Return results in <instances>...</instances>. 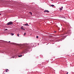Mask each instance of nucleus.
<instances>
[{
    "label": "nucleus",
    "instance_id": "nucleus-5",
    "mask_svg": "<svg viewBox=\"0 0 74 74\" xmlns=\"http://www.w3.org/2000/svg\"><path fill=\"white\" fill-rule=\"evenodd\" d=\"M29 13H30V14H31V15H32V12H29Z\"/></svg>",
    "mask_w": 74,
    "mask_h": 74
},
{
    "label": "nucleus",
    "instance_id": "nucleus-8",
    "mask_svg": "<svg viewBox=\"0 0 74 74\" xmlns=\"http://www.w3.org/2000/svg\"><path fill=\"white\" fill-rule=\"evenodd\" d=\"M14 34L11 33V35L12 36H13V35H14Z\"/></svg>",
    "mask_w": 74,
    "mask_h": 74
},
{
    "label": "nucleus",
    "instance_id": "nucleus-13",
    "mask_svg": "<svg viewBox=\"0 0 74 74\" xmlns=\"http://www.w3.org/2000/svg\"><path fill=\"white\" fill-rule=\"evenodd\" d=\"M60 10H62V8H60Z\"/></svg>",
    "mask_w": 74,
    "mask_h": 74
},
{
    "label": "nucleus",
    "instance_id": "nucleus-18",
    "mask_svg": "<svg viewBox=\"0 0 74 74\" xmlns=\"http://www.w3.org/2000/svg\"><path fill=\"white\" fill-rule=\"evenodd\" d=\"M68 73H69V72H67L66 74H68Z\"/></svg>",
    "mask_w": 74,
    "mask_h": 74
},
{
    "label": "nucleus",
    "instance_id": "nucleus-4",
    "mask_svg": "<svg viewBox=\"0 0 74 74\" xmlns=\"http://www.w3.org/2000/svg\"><path fill=\"white\" fill-rule=\"evenodd\" d=\"M24 25H25V26H28V24L27 23H26L25 24H24Z\"/></svg>",
    "mask_w": 74,
    "mask_h": 74
},
{
    "label": "nucleus",
    "instance_id": "nucleus-6",
    "mask_svg": "<svg viewBox=\"0 0 74 74\" xmlns=\"http://www.w3.org/2000/svg\"><path fill=\"white\" fill-rule=\"evenodd\" d=\"M22 55H21L20 56H18V57L19 58H20V57H22Z\"/></svg>",
    "mask_w": 74,
    "mask_h": 74
},
{
    "label": "nucleus",
    "instance_id": "nucleus-20",
    "mask_svg": "<svg viewBox=\"0 0 74 74\" xmlns=\"http://www.w3.org/2000/svg\"><path fill=\"white\" fill-rule=\"evenodd\" d=\"M8 42H10V41Z\"/></svg>",
    "mask_w": 74,
    "mask_h": 74
},
{
    "label": "nucleus",
    "instance_id": "nucleus-16",
    "mask_svg": "<svg viewBox=\"0 0 74 74\" xmlns=\"http://www.w3.org/2000/svg\"><path fill=\"white\" fill-rule=\"evenodd\" d=\"M8 30L7 29H5V30Z\"/></svg>",
    "mask_w": 74,
    "mask_h": 74
},
{
    "label": "nucleus",
    "instance_id": "nucleus-3",
    "mask_svg": "<svg viewBox=\"0 0 74 74\" xmlns=\"http://www.w3.org/2000/svg\"><path fill=\"white\" fill-rule=\"evenodd\" d=\"M8 70V69H6L5 70V71H6V72H8V71H7Z\"/></svg>",
    "mask_w": 74,
    "mask_h": 74
},
{
    "label": "nucleus",
    "instance_id": "nucleus-2",
    "mask_svg": "<svg viewBox=\"0 0 74 74\" xmlns=\"http://www.w3.org/2000/svg\"><path fill=\"white\" fill-rule=\"evenodd\" d=\"M47 12V13H49V12L48 10H45V11H44V12Z\"/></svg>",
    "mask_w": 74,
    "mask_h": 74
},
{
    "label": "nucleus",
    "instance_id": "nucleus-7",
    "mask_svg": "<svg viewBox=\"0 0 74 74\" xmlns=\"http://www.w3.org/2000/svg\"><path fill=\"white\" fill-rule=\"evenodd\" d=\"M51 7H54V5H52L51 6H50Z\"/></svg>",
    "mask_w": 74,
    "mask_h": 74
},
{
    "label": "nucleus",
    "instance_id": "nucleus-14",
    "mask_svg": "<svg viewBox=\"0 0 74 74\" xmlns=\"http://www.w3.org/2000/svg\"><path fill=\"white\" fill-rule=\"evenodd\" d=\"M15 58V57L13 56V57H12V58Z\"/></svg>",
    "mask_w": 74,
    "mask_h": 74
},
{
    "label": "nucleus",
    "instance_id": "nucleus-19",
    "mask_svg": "<svg viewBox=\"0 0 74 74\" xmlns=\"http://www.w3.org/2000/svg\"><path fill=\"white\" fill-rule=\"evenodd\" d=\"M1 15V14H0V16Z\"/></svg>",
    "mask_w": 74,
    "mask_h": 74
},
{
    "label": "nucleus",
    "instance_id": "nucleus-1",
    "mask_svg": "<svg viewBox=\"0 0 74 74\" xmlns=\"http://www.w3.org/2000/svg\"><path fill=\"white\" fill-rule=\"evenodd\" d=\"M13 23L12 22L10 21L7 24V25H13Z\"/></svg>",
    "mask_w": 74,
    "mask_h": 74
},
{
    "label": "nucleus",
    "instance_id": "nucleus-17",
    "mask_svg": "<svg viewBox=\"0 0 74 74\" xmlns=\"http://www.w3.org/2000/svg\"><path fill=\"white\" fill-rule=\"evenodd\" d=\"M17 36H18V37H19V34H18L17 35Z\"/></svg>",
    "mask_w": 74,
    "mask_h": 74
},
{
    "label": "nucleus",
    "instance_id": "nucleus-11",
    "mask_svg": "<svg viewBox=\"0 0 74 74\" xmlns=\"http://www.w3.org/2000/svg\"><path fill=\"white\" fill-rule=\"evenodd\" d=\"M38 38V36H36V38Z\"/></svg>",
    "mask_w": 74,
    "mask_h": 74
},
{
    "label": "nucleus",
    "instance_id": "nucleus-9",
    "mask_svg": "<svg viewBox=\"0 0 74 74\" xmlns=\"http://www.w3.org/2000/svg\"><path fill=\"white\" fill-rule=\"evenodd\" d=\"M26 33H25L24 34V36H26Z\"/></svg>",
    "mask_w": 74,
    "mask_h": 74
},
{
    "label": "nucleus",
    "instance_id": "nucleus-21",
    "mask_svg": "<svg viewBox=\"0 0 74 74\" xmlns=\"http://www.w3.org/2000/svg\"><path fill=\"white\" fill-rule=\"evenodd\" d=\"M17 45H18V44H17Z\"/></svg>",
    "mask_w": 74,
    "mask_h": 74
},
{
    "label": "nucleus",
    "instance_id": "nucleus-15",
    "mask_svg": "<svg viewBox=\"0 0 74 74\" xmlns=\"http://www.w3.org/2000/svg\"><path fill=\"white\" fill-rule=\"evenodd\" d=\"M61 9H63V6L62 7Z\"/></svg>",
    "mask_w": 74,
    "mask_h": 74
},
{
    "label": "nucleus",
    "instance_id": "nucleus-12",
    "mask_svg": "<svg viewBox=\"0 0 74 74\" xmlns=\"http://www.w3.org/2000/svg\"><path fill=\"white\" fill-rule=\"evenodd\" d=\"M21 29L22 30H25V29H24V28H22Z\"/></svg>",
    "mask_w": 74,
    "mask_h": 74
},
{
    "label": "nucleus",
    "instance_id": "nucleus-10",
    "mask_svg": "<svg viewBox=\"0 0 74 74\" xmlns=\"http://www.w3.org/2000/svg\"><path fill=\"white\" fill-rule=\"evenodd\" d=\"M23 28V26H22L21 27V29Z\"/></svg>",
    "mask_w": 74,
    "mask_h": 74
}]
</instances>
